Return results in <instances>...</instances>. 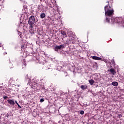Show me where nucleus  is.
I'll use <instances>...</instances> for the list:
<instances>
[{"label":"nucleus","instance_id":"26","mask_svg":"<svg viewBox=\"0 0 124 124\" xmlns=\"http://www.w3.org/2000/svg\"><path fill=\"white\" fill-rule=\"evenodd\" d=\"M19 36H20V38H22V34H20Z\"/></svg>","mask_w":124,"mask_h":124},{"label":"nucleus","instance_id":"8","mask_svg":"<svg viewBox=\"0 0 124 124\" xmlns=\"http://www.w3.org/2000/svg\"><path fill=\"white\" fill-rule=\"evenodd\" d=\"M92 59H93V60H95L96 61H100L101 60V58L100 57H98L97 56H91Z\"/></svg>","mask_w":124,"mask_h":124},{"label":"nucleus","instance_id":"27","mask_svg":"<svg viewBox=\"0 0 124 124\" xmlns=\"http://www.w3.org/2000/svg\"><path fill=\"white\" fill-rule=\"evenodd\" d=\"M94 80H96V82H97V81H98V78H96V79L94 78Z\"/></svg>","mask_w":124,"mask_h":124},{"label":"nucleus","instance_id":"23","mask_svg":"<svg viewBox=\"0 0 124 124\" xmlns=\"http://www.w3.org/2000/svg\"><path fill=\"white\" fill-rule=\"evenodd\" d=\"M24 47H25V46L24 45H22V46H21V50L22 49H24Z\"/></svg>","mask_w":124,"mask_h":124},{"label":"nucleus","instance_id":"22","mask_svg":"<svg viewBox=\"0 0 124 124\" xmlns=\"http://www.w3.org/2000/svg\"><path fill=\"white\" fill-rule=\"evenodd\" d=\"M44 99L41 98L40 100V102H44Z\"/></svg>","mask_w":124,"mask_h":124},{"label":"nucleus","instance_id":"9","mask_svg":"<svg viewBox=\"0 0 124 124\" xmlns=\"http://www.w3.org/2000/svg\"><path fill=\"white\" fill-rule=\"evenodd\" d=\"M108 71L111 73L112 75H115V73H116V70L114 68H110Z\"/></svg>","mask_w":124,"mask_h":124},{"label":"nucleus","instance_id":"17","mask_svg":"<svg viewBox=\"0 0 124 124\" xmlns=\"http://www.w3.org/2000/svg\"><path fill=\"white\" fill-rule=\"evenodd\" d=\"M29 25H30V26L29 27V30H32V29H33V26H32L33 24H29Z\"/></svg>","mask_w":124,"mask_h":124},{"label":"nucleus","instance_id":"2","mask_svg":"<svg viewBox=\"0 0 124 124\" xmlns=\"http://www.w3.org/2000/svg\"><path fill=\"white\" fill-rule=\"evenodd\" d=\"M35 22V18H34V16H31L29 18V21H28V24L29 25H33Z\"/></svg>","mask_w":124,"mask_h":124},{"label":"nucleus","instance_id":"12","mask_svg":"<svg viewBox=\"0 0 124 124\" xmlns=\"http://www.w3.org/2000/svg\"><path fill=\"white\" fill-rule=\"evenodd\" d=\"M89 82L90 83V85H91V86H93V85L94 84V80H93V79H90L89 80Z\"/></svg>","mask_w":124,"mask_h":124},{"label":"nucleus","instance_id":"3","mask_svg":"<svg viewBox=\"0 0 124 124\" xmlns=\"http://www.w3.org/2000/svg\"><path fill=\"white\" fill-rule=\"evenodd\" d=\"M64 48V46L60 45V46H56L54 47L55 51H59V50H61V49H63Z\"/></svg>","mask_w":124,"mask_h":124},{"label":"nucleus","instance_id":"24","mask_svg":"<svg viewBox=\"0 0 124 124\" xmlns=\"http://www.w3.org/2000/svg\"><path fill=\"white\" fill-rule=\"evenodd\" d=\"M15 103H16V104H17V105H18L19 104L18 103V102H17V101H15Z\"/></svg>","mask_w":124,"mask_h":124},{"label":"nucleus","instance_id":"25","mask_svg":"<svg viewBox=\"0 0 124 124\" xmlns=\"http://www.w3.org/2000/svg\"><path fill=\"white\" fill-rule=\"evenodd\" d=\"M17 106H18V107H19V108H22V107H20V106L19 105V104L17 105Z\"/></svg>","mask_w":124,"mask_h":124},{"label":"nucleus","instance_id":"18","mask_svg":"<svg viewBox=\"0 0 124 124\" xmlns=\"http://www.w3.org/2000/svg\"><path fill=\"white\" fill-rule=\"evenodd\" d=\"M68 35L69 37H70V36H72V32H68Z\"/></svg>","mask_w":124,"mask_h":124},{"label":"nucleus","instance_id":"6","mask_svg":"<svg viewBox=\"0 0 124 124\" xmlns=\"http://www.w3.org/2000/svg\"><path fill=\"white\" fill-rule=\"evenodd\" d=\"M7 102L8 103H9V104H10V105H13V106L15 105V103L14 102V100H11V99L7 100Z\"/></svg>","mask_w":124,"mask_h":124},{"label":"nucleus","instance_id":"10","mask_svg":"<svg viewBox=\"0 0 124 124\" xmlns=\"http://www.w3.org/2000/svg\"><path fill=\"white\" fill-rule=\"evenodd\" d=\"M48 7H49V8H53V7H54V6L48 3H47V6H46V10H48Z\"/></svg>","mask_w":124,"mask_h":124},{"label":"nucleus","instance_id":"16","mask_svg":"<svg viewBox=\"0 0 124 124\" xmlns=\"http://www.w3.org/2000/svg\"><path fill=\"white\" fill-rule=\"evenodd\" d=\"M46 16V15H45V13H42L40 15V18H41L42 19H43V18H45Z\"/></svg>","mask_w":124,"mask_h":124},{"label":"nucleus","instance_id":"19","mask_svg":"<svg viewBox=\"0 0 124 124\" xmlns=\"http://www.w3.org/2000/svg\"><path fill=\"white\" fill-rule=\"evenodd\" d=\"M29 31L30 33H31V34L34 33V31H33V30H32V29H30L29 30Z\"/></svg>","mask_w":124,"mask_h":124},{"label":"nucleus","instance_id":"20","mask_svg":"<svg viewBox=\"0 0 124 124\" xmlns=\"http://www.w3.org/2000/svg\"><path fill=\"white\" fill-rule=\"evenodd\" d=\"M3 98L5 100V99H7V98H8V96H3Z\"/></svg>","mask_w":124,"mask_h":124},{"label":"nucleus","instance_id":"30","mask_svg":"<svg viewBox=\"0 0 124 124\" xmlns=\"http://www.w3.org/2000/svg\"><path fill=\"white\" fill-rule=\"evenodd\" d=\"M6 54H7V53L5 52V53H4V55H6Z\"/></svg>","mask_w":124,"mask_h":124},{"label":"nucleus","instance_id":"14","mask_svg":"<svg viewBox=\"0 0 124 124\" xmlns=\"http://www.w3.org/2000/svg\"><path fill=\"white\" fill-rule=\"evenodd\" d=\"M61 34H62V35H63V36H65V37H66V33H65V32H64V31H61Z\"/></svg>","mask_w":124,"mask_h":124},{"label":"nucleus","instance_id":"4","mask_svg":"<svg viewBox=\"0 0 124 124\" xmlns=\"http://www.w3.org/2000/svg\"><path fill=\"white\" fill-rule=\"evenodd\" d=\"M69 40L73 44H75V39L74 37H73L72 36H70V37H69Z\"/></svg>","mask_w":124,"mask_h":124},{"label":"nucleus","instance_id":"15","mask_svg":"<svg viewBox=\"0 0 124 124\" xmlns=\"http://www.w3.org/2000/svg\"><path fill=\"white\" fill-rule=\"evenodd\" d=\"M26 66H27V63H26V61H24L23 62L22 68H26Z\"/></svg>","mask_w":124,"mask_h":124},{"label":"nucleus","instance_id":"28","mask_svg":"<svg viewBox=\"0 0 124 124\" xmlns=\"http://www.w3.org/2000/svg\"><path fill=\"white\" fill-rule=\"evenodd\" d=\"M27 85H31V83H30V81L28 82V83L27 84Z\"/></svg>","mask_w":124,"mask_h":124},{"label":"nucleus","instance_id":"29","mask_svg":"<svg viewBox=\"0 0 124 124\" xmlns=\"http://www.w3.org/2000/svg\"><path fill=\"white\" fill-rule=\"evenodd\" d=\"M1 46H2V45H1V44H0V47H1Z\"/></svg>","mask_w":124,"mask_h":124},{"label":"nucleus","instance_id":"13","mask_svg":"<svg viewBox=\"0 0 124 124\" xmlns=\"http://www.w3.org/2000/svg\"><path fill=\"white\" fill-rule=\"evenodd\" d=\"M111 85L114 87H118V83L116 81H114L112 82Z\"/></svg>","mask_w":124,"mask_h":124},{"label":"nucleus","instance_id":"21","mask_svg":"<svg viewBox=\"0 0 124 124\" xmlns=\"http://www.w3.org/2000/svg\"><path fill=\"white\" fill-rule=\"evenodd\" d=\"M84 110H81L80 112V114H81V115H84Z\"/></svg>","mask_w":124,"mask_h":124},{"label":"nucleus","instance_id":"11","mask_svg":"<svg viewBox=\"0 0 124 124\" xmlns=\"http://www.w3.org/2000/svg\"><path fill=\"white\" fill-rule=\"evenodd\" d=\"M80 89L82 90H87L88 86L87 85H81Z\"/></svg>","mask_w":124,"mask_h":124},{"label":"nucleus","instance_id":"1","mask_svg":"<svg viewBox=\"0 0 124 124\" xmlns=\"http://www.w3.org/2000/svg\"><path fill=\"white\" fill-rule=\"evenodd\" d=\"M104 10L105 15L106 16V21L108 23H110V19H111L110 18H112L114 15V10L108 4L105 6Z\"/></svg>","mask_w":124,"mask_h":124},{"label":"nucleus","instance_id":"5","mask_svg":"<svg viewBox=\"0 0 124 124\" xmlns=\"http://www.w3.org/2000/svg\"><path fill=\"white\" fill-rule=\"evenodd\" d=\"M117 21V23H121L122 24L124 23V19L123 17H118L116 19Z\"/></svg>","mask_w":124,"mask_h":124},{"label":"nucleus","instance_id":"7","mask_svg":"<svg viewBox=\"0 0 124 124\" xmlns=\"http://www.w3.org/2000/svg\"><path fill=\"white\" fill-rule=\"evenodd\" d=\"M30 86L31 87V88L34 89V88H36V86H37V83L35 82H32L31 83Z\"/></svg>","mask_w":124,"mask_h":124}]
</instances>
